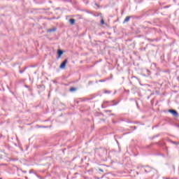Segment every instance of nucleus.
<instances>
[{
    "label": "nucleus",
    "mask_w": 179,
    "mask_h": 179,
    "mask_svg": "<svg viewBox=\"0 0 179 179\" xmlns=\"http://www.w3.org/2000/svg\"><path fill=\"white\" fill-rule=\"evenodd\" d=\"M66 64H68V59H65L59 66L60 69H65L66 66Z\"/></svg>",
    "instance_id": "obj_1"
},
{
    "label": "nucleus",
    "mask_w": 179,
    "mask_h": 179,
    "mask_svg": "<svg viewBox=\"0 0 179 179\" xmlns=\"http://www.w3.org/2000/svg\"><path fill=\"white\" fill-rule=\"evenodd\" d=\"M169 113H171V114H173V117H178V113H177V110L171 109L169 110Z\"/></svg>",
    "instance_id": "obj_2"
},
{
    "label": "nucleus",
    "mask_w": 179,
    "mask_h": 179,
    "mask_svg": "<svg viewBox=\"0 0 179 179\" xmlns=\"http://www.w3.org/2000/svg\"><path fill=\"white\" fill-rule=\"evenodd\" d=\"M129 19H131V17H129V16L126 17V18L124 19L123 23H127L128 22H129Z\"/></svg>",
    "instance_id": "obj_3"
},
{
    "label": "nucleus",
    "mask_w": 179,
    "mask_h": 179,
    "mask_svg": "<svg viewBox=\"0 0 179 179\" xmlns=\"http://www.w3.org/2000/svg\"><path fill=\"white\" fill-rule=\"evenodd\" d=\"M57 54H58V57L60 58L61 55H62V54H64V52L62 50H58L57 51Z\"/></svg>",
    "instance_id": "obj_4"
},
{
    "label": "nucleus",
    "mask_w": 179,
    "mask_h": 179,
    "mask_svg": "<svg viewBox=\"0 0 179 179\" xmlns=\"http://www.w3.org/2000/svg\"><path fill=\"white\" fill-rule=\"evenodd\" d=\"M69 23L71 24L72 25L75 24V19H70L69 20Z\"/></svg>",
    "instance_id": "obj_5"
},
{
    "label": "nucleus",
    "mask_w": 179,
    "mask_h": 179,
    "mask_svg": "<svg viewBox=\"0 0 179 179\" xmlns=\"http://www.w3.org/2000/svg\"><path fill=\"white\" fill-rule=\"evenodd\" d=\"M70 92H76V87H71L70 88Z\"/></svg>",
    "instance_id": "obj_6"
},
{
    "label": "nucleus",
    "mask_w": 179,
    "mask_h": 179,
    "mask_svg": "<svg viewBox=\"0 0 179 179\" xmlns=\"http://www.w3.org/2000/svg\"><path fill=\"white\" fill-rule=\"evenodd\" d=\"M101 24H104V20H101Z\"/></svg>",
    "instance_id": "obj_7"
},
{
    "label": "nucleus",
    "mask_w": 179,
    "mask_h": 179,
    "mask_svg": "<svg viewBox=\"0 0 179 179\" xmlns=\"http://www.w3.org/2000/svg\"><path fill=\"white\" fill-rule=\"evenodd\" d=\"M50 31H55V29H50Z\"/></svg>",
    "instance_id": "obj_8"
},
{
    "label": "nucleus",
    "mask_w": 179,
    "mask_h": 179,
    "mask_svg": "<svg viewBox=\"0 0 179 179\" xmlns=\"http://www.w3.org/2000/svg\"><path fill=\"white\" fill-rule=\"evenodd\" d=\"M164 179H170V178H164ZM173 179V178H171Z\"/></svg>",
    "instance_id": "obj_9"
},
{
    "label": "nucleus",
    "mask_w": 179,
    "mask_h": 179,
    "mask_svg": "<svg viewBox=\"0 0 179 179\" xmlns=\"http://www.w3.org/2000/svg\"><path fill=\"white\" fill-rule=\"evenodd\" d=\"M101 82H106V80H101Z\"/></svg>",
    "instance_id": "obj_10"
},
{
    "label": "nucleus",
    "mask_w": 179,
    "mask_h": 179,
    "mask_svg": "<svg viewBox=\"0 0 179 179\" xmlns=\"http://www.w3.org/2000/svg\"><path fill=\"white\" fill-rule=\"evenodd\" d=\"M105 93H110V92H105Z\"/></svg>",
    "instance_id": "obj_11"
},
{
    "label": "nucleus",
    "mask_w": 179,
    "mask_h": 179,
    "mask_svg": "<svg viewBox=\"0 0 179 179\" xmlns=\"http://www.w3.org/2000/svg\"><path fill=\"white\" fill-rule=\"evenodd\" d=\"M0 179H2L1 178H0Z\"/></svg>",
    "instance_id": "obj_12"
}]
</instances>
